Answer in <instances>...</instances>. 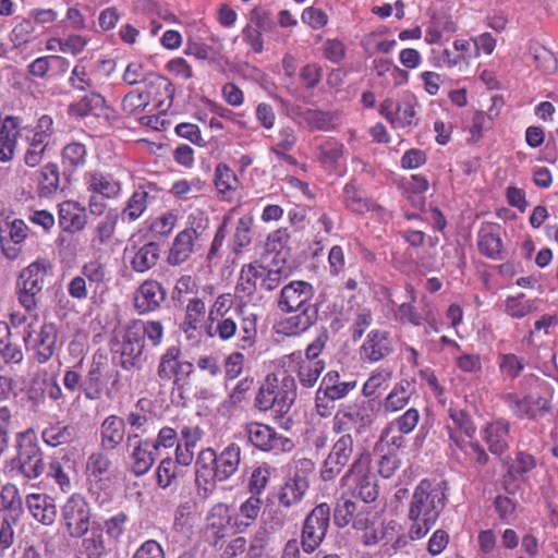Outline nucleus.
I'll list each match as a JSON object with an SVG mask.
<instances>
[{"label":"nucleus","instance_id":"nucleus-38","mask_svg":"<svg viewBox=\"0 0 558 558\" xmlns=\"http://www.w3.org/2000/svg\"><path fill=\"white\" fill-rule=\"evenodd\" d=\"M275 381L277 378L267 375L264 383L259 386L254 399V407L260 412H267L271 409L276 410Z\"/></svg>","mask_w":558,"mask_h":558},{"label":"nucleus","instance_id":"nucleus-62","mask_svg":"<svg viewBox=\"0 0 558 558\" xmlns=\"http://www.w3.org/2000/svg\"><path fill=\"white\" fill-rule=\"evenodd\" d=\"M177 462L171 458L161 460L157 468V483L160 487L167 488L177 477Z\"/></svg>","mask_w":558,"mask_h":558},{"label":"nucleus","instance_id":"nucleus-41","mask_svg":"<svg viewBox=\"0 0 558 558\" xmlns=\"http://www.w3.org/2000/svg\"><path fill=\"white\" fill-rule=\"evenodd\" d=\"M417 100L414 96H410L396 107V117L393 126L408 128L417 124L416 108Z\"/></svg>","mask_w":558,"mask_h":558},{"label":"nucleus","instance_id":"nucleus-52","mask_svg":"<svg viewBox=\"0 0 558 558\" xmlns=\"http://www.w3.org/2000/svg\"><path fill=\"white\" fill-rule=\"evenodd\" d=\"M5 331V337L0 338V357L5 364H20L24 359L23 351L19 344L10 341L11 332L8 326Z\"/></svg>","mask_w":558,"mask_h":558},{"label":"nucleus","instance_id":"nucleus-5","mask_svg":"<svg viewBox=\"0 0 558 558\" xmlns=\"http://www.w3.org/2000/svg\"><path fill=\"white\" fill-rule=\"evenodd\" d=\"M84 184L89 194L88 210L99 217L107 209V201L117 198L122 191L121 182L111 173L90 170L84 174Z\"/></svg>","mask_w":558,"mask_h":558},{"label":"nucleus","instance_id":"nucleus-21","mask_svg":"<svg viewBox=\"0 0 558 558\" xmlns=\"http://www.w3.org/2000/svg\"><path fill=\"white\" fill-rule=\"evenodd\" d=\"M362 471H363V463H362V459L360 458L352 463L349 471L342 477L341 481L343 482V485H345L351 476L359 474L360 476L356 480L357 495L362 499L363 502H365V504L373 502L378 497V485H377L376 476L372 473L362 474Z\"/></svg>","mask_w":558,"mask_h":558},{"label":"nucleus","instance_id":"nucleus-1","mask_svg":"<svg viewBox=\"0 0 558 558\" xmlns=\"http://www.w3.org/2000/svg\"><path fill=\"white\" fill-rule=\"evenodd\" d=\"M315 291L311 283L303 280L286 284L277 301L283 313H298L282 318L276 324V331L284 336H298L311 328L318 318V307L312 303Z\"/></svg>","mask_w":558,"mask_h":558},{"label":"nucleus","instance_id":"nucleus-16","mask_svg":"<svg viewBox=\"0 0 558 558\" xmlns=\"http://www.w3.org/2000/svg\"><path fill=\"white\" fill-rule=\"evenodd\" d=\"M353 453V437L351 434L341 435L333 444L331 451L323 463L320 476L328 482L338 476L348 464Z\"/></svg>","mask_w":558,"mask_h":558},{"label":"nucleus","instance_id":"nucleus-37","mask_svg":"<svg viewBox=\"0 0 558 558\" xmlns=\"http://www.w3.org/2000/svg\"><path fill=\"white\" fill-rule=\"evenodd\" d=\"M150 198L148 191L144 189L135 191L122 210V219L129 222L137 220L145 213Z\"/></svg>","mask_w":558,"mask_h":558},{"label":"nucleus","instance_id":"nucleus-32","mask_svg":"<svg viewBox=\"0 0 558 558\" xmlns=\"http://www.w3.org/2000/svg\"><path fill=\"white\" fill-rule=\"evenodd\" d=\"M307 488L306 478L294 476L281 486L278 494L279 504L286 508H291L301 501Z\"/></svg>","mask_w":558,"mask_h":558},{"label":"nucleus","instance_id":"nucleus-34","mask_svg":"<svg viewBox=\"0 0 558 558\" xmlns=\"http://www.w3.org/2000/svg\"><path fill=\"white\" fill-rule=\"evenodd\" d=\"M303 120L311 131L328 132L336 128L339 116L332 111L308 109L303 113Z\"/></svg>","mask_w":558,"mask_h":558},{"label":"nucleus","instance_id":"nucleus-35","mask_svg":"<svg viewBox=\"0 0 558 558\" xmlns=\"http://www.w3.org/2000/svg\"><path fill=\"white\" fill-rule=\"evenodd\" d=\"M477 246L480 252L490 259L500 260L504 258L501 239L489 228H483L478 232Z\"/></svg>","mask_w":558,"mask_h":558},{"label":"nucleus","instance_id":"nucleus-60","mask_svg":"<svg viewBox=\"0 0 558 558\" xmlns=\"http://www.w3.org/2000/svg\"><path fill=\"white\" fill-rule=\"evenodd\" d=\"M408 292L410 294L411 301L409 303L404 302L399 306L400 319L407 320L408 323L414 326H420L423 323V320L428 319V314L426 313L425 316L420 314L412 305V302L415 301L414 290L412 287H408Z\"/></svg>","mask_w":558,"mask_h":558},{"label":"nucleus","instance_id":"nucleus-19","mask_svg":"<svg viewBox=\"0 0 558 558\" xmlns=\"http://www.w3.org/2000/svg\"><path fill=\"white\" fill-rule=\"evenodd\" d=\"M138 437L137 433L129 434L126 445L128 447L133 446L131 452L132 471L136 476H142L151 469L158 452L151 448L150 439L136 440Z\"/></svg>","mask_w":558,"mask_h":558},{"label":"nucleus","instance_id":"nucleus-10","mask_svg":"<svg viewBox=\"0 0 558 558\" xmlns=\"http://www.w3.org/2000/svg\"><path fill=\"white\" fill-rule=\"evenodd\" d=\"M61 518L68 534L73 538L85 536L90 527V508L81 494L71 495L61 509Z\"/></svg>","mask_w":558,"mask_h":558},{"label":"nucleus","instance_id":"nucleus-50","mask_svg":"<svg viewBox=\"0 0 558 558\" xmlns=\"http://www.w3.org/2000/svg\"><path fill=\"white\" fill-rule=\"evenodd\" d=\"M142 84L145 87V89L142 93L147 95L148 99L151 96H158L160 89H163L168 97H172V84L161 75L147 73Z\"/></svg>","mask_w":558,"mask_h":558},{"label":"nucleus","instance_id":"nucleus-57","mask_svg":"<svg viewBox=\"0 0 558 558\" xmlns=\"http://www.w3.org/2000/svg\"><path fill=\"white\" fill-rule=\"evenodd\" d=\"M101 371L99 365H93L88 371L82 387L85 397L89 400H95L100 396V384H101Z\"/></svg>","mask_w":558,"mask_h":558},{"label":"nucleus","instance_id":"nucleus-28","mask_svg":"<svg viewBox=\"0 0 558 558\" xmlns=\"http://www.w3.org/2000/svg\"><path fill=\"white\" fill-rule=\"evenodd\" d=\"M355 387V380H342L338 372L331 371L323 377L318 390L333 402L347 397Z\"/></svg>","mask_w":558,"mask_h":558},{"label":"nucleus","instance_id":"nucleus-53","mask_svg":"<svg viewBox=\"0 0 558 558\" xmlns=\"http://www.w3.org/2000/svg\"><path fill=\"white\" fill-rule=\"evenodd\" d=\"M232 304L233 301L231 294L225 293L217 296L216 301L210 306L208 313V322L210 324L207 327V333L210 337L214 336V333L211 332L213 324L218 319L226 318L225 315L230 311Z\"/></svg>","mask_w":558,"mask_h":558},{"label":"nucleus","instance_id":"nucleus-59","mask_svg":"<svg viewBox=\"0 0 558 558\" xmlns=\"http://www.w3.org/2000/svg\"><path fill=\"white\" fill-rule=\"evenodd\" d=\"M256 316L244 317L240 327L239 347L243 350L252 348L256 342Z\"/></svg>","mask_w":558,"mask_h":558},{"label":"nucleus","instance_id":"nucleus-48","mask_svg":"<svg viewBox=\"0 0 558 558\" xmlns=\"http://www.w3.org/2000/svg\"><path fill=\"white\" fill-rule=\"evenodd\" d=\"M262 501L256 496H251L240 507L236 514V524L239 526H250L257 518L260 511Z\"/></svg>","mask_w":558,"mask_h":558},{"label":"nucleus","instance_id":"nucleus-54","mask_svg":"<svg viewBox=\"0 0 558 558\" xmlns=\"http://www.w3.org/2000/svg\"><path fill=\"white\" fill-rule=\"evenodd\" d=\"M318 158L326 166H333L343 155V144L329 138L318 147Z\"/></svg>","mask_w":558,"mask_h":558},{"label":"nucleus","instance_id":"nucleus-15","mask_svg":"<svg viewBox=\"0 0 558 558\" xmlns=\"http://www.w3.org/2000/svg\"><path fill=\"white\" fill-rule=\"evenodd\" d=\"M395 350V341L387 330L372 329L359 348L362 362L375 364L386 360Z\"/></svg>","mask_w":558,"mask_h":558},{"label":"nucleus","instance_id":"nucleus-29","mask_svg":"<svg viewBox=\"0 0 558 558\" xmlns=\"http://www.w3.org/2000/svg\"><path fill=\"white\" fill-rule=\"evenodd\" d=\"M26 507L38 522L50 525L57 517L53 500L45 494H29L26 497Z\"/></svg>","mask_w":558,"mask_h":558},{"label":"nucleus","instance_id":"nucleus-45","mask_svg":"<svg viewBox=\"0 0 558 558\" xmlns=\"http://www.w3.org/2000/svg\"><path fill=\"white\" fill-rule=\"evenodd\" d=\"M87 150L84 144L73 142L64 146L62 162L65 168L76 170L86 163Z\"/></svg>","mask_w":558,"mask_h":558},{"label":"nucleus","instance_id":"nucleus-18","mask_svg":"<svg viewBox=\"0 0 558 558\" xmlns=\"http://www.w3.org/2000/svg\"><path fill=\"white\" fill-rule=\"evenodd\" d=\"M167 291L157 280H145L134 294V308L143 315L158 310L165 302Z\"/></svg>","mask_w":558,"mask_h":558},{"label":"nucleus","instance_id":"nucleus-43","mask_svg":"<svg viewBox=\"0 0 558 558\" xmlns=\"http://www.w3.org/2000/svg\"><path fill=\"white\" fill-rule=\"evenodd\" d=\"M105 549L102 531L92 527L89 535L83 538L78 553L82 558H99Z\"/></svg>","mask_w":558,"mask_h":558},{"label":"nucleus","instance_id":"nucleus-47","mask_svg":"<svg viewBox=\"0 0 558 558\" xmlns=\"http://www.w3.org/2000/svg\"><path fill=\"white\" fill-rule=\"evenodd\" d=\"M356 511L357 506L352 499L340 497L333 510L335 524L339 527L347 526L353 520Z\"/></svg>","mask_w":558,"mask_h":558},{"label":"nucleus","instance_id":"nucleus-61","mask_svg":"<svg viewBox=\"0 0 558 558\" xmlns=\"http://www.w3.org/2000/svg\"><path fill=\"white\" fill-rule=\"evenodd\" d=\"M418 421V411L415 408H410L401 416L392 421L389 425L395 427L400 434H410L417 426Z\"/></svg>","mask_w":558,"mask_h":558},{"label":"nucleus","instance_id":"nucleus-42","mask_svg":"<svg viewBox=\"0 0 558 558\" xmlns=\"http://www.w3.org/2000/svg\"><path fill=\"white\" fill-rule=\"evenodd\" d=\"M111 461L104 451L93 452L86 461V475L89 481H101L110 470Z\"/></svg>","mask_w":558,"mask_h":558},{"label":"nucleus","instance_id":"nucleus-27","mask_svg":"<svg viewBox=\"0 0 558 558\" xmlns=\"http://www.w3.org/2000/svg\"><path fill=\"white\" fill-rule=\"evenodd\" d=\"M415 391V381L401 379L383 401L385 414H391L405 408Z\"/></svg>","mask_w":558,"mask_h":558},{"label":"nucleus","instance_id":"nucleus-31","mask_svg":"<svg viewBox=\"0 0 558 558\" xmlns=\"http://www.w3.org/2000/svg\"><path fill=\"white\" fill-rule=\"evenodd\" d=\"M77 436L75 426L71 424L62 425L60 423L50 425L41 432L43 441L52 447H59L62 445H69Z\"/></svg>","mask_w":558,"mask_h":558},{"label":"nucleus","instance_id":"nucleus-7","mask_svg":"<svg viewBox=\"0 0 558 558\" xmlns=\"http://www.w3.org/2000/svg\"><path fill=\"white\" fill-rule=\"evenodd\" d=\"M374 421V405L363 401L340 408L333 415L331 429L335 434H350L354 430L361 435Z\"/></svg>","mask_w":558,"mask_h":558},{"label":"nucleus","instance_id":"nucleus-3","mask_svg":"<svg viewBox=\"0 0 558 558\" xmlns=\"http://www.w3.org/2000/svg\"><path fill=\"white\" fill-rule=\"evenodd\" d=\"M446 495L441 487L423 480L416 486L409 508V538H423L436 524L445 508Z\"/></svg>","mask_w":558,"mask_h":558},{"label":"nucleus","instance_id":"nucleus-40","mask_svg":"<svg viewBox=\"0 0 558 558\" xmlns=\"http://www.w3.org/2000/svg\"><path fill=\"white\" fill-rule=\"evenodd\" d=\"M529 50L538 70L546 74H551L557 70L558 61L549 49L538 43H533Z\"/></svg>","mask_w":558,"mask_h":558},{"label":"nucleus","instance_id":"nucleus-26","mask_svg":"<svg viewBox=\"0 0 558 558\" xmlns=\"http://www.w3.org/2000/svg\"><path fill=\"white\" fill-rule=\"evenodd\" d=\"M206 313V304L201 298H192L185 307V316L180 329L187 339L196 340L199 337L198 328Z\"/></svg>","mask_w":558,"mask_h":558},{"label":"nucleus","instance_id":"nucleus-6","mask_svg":"<svg viewBox=\"0 0 558 558\" xmlns=\"http://www.w3.org/2000/svg\"><path fill=\"white\" fill-rule=\"evenodd\" d=\"M144 340L140 324L133 323L114 330L111 341V351L120 356L123 369L140 368L143 362Z\"/></svg>","mask_w":558,"mask_h":558},{"label":"nucleus","instance_id":"nucleus-22","mask_svg":"<svg viewBox=\"0 0 558 558\" xmlns=\"http://www.w3.org/2000/svg\"><path fill=\"white\" fill-rule=\"evenodd\" d=\"M198 232L194 228H186L180 231L169 250L168 263L171 266H179L185 263L195 251Z\"/></svg>","mask_w":558,"mask_h":558},{"label":"nucleus","instance_id":"nucleus-8","mask_svg":"<svg viewBox=\"0 0 558 558\" xmlns=\"http://www.w3.org/2000/svg\"><path fill=\"white\" fill-rule=\"evenodd\" d=\"M535 381L541 393L535 395L531 392L522 399L514 396L508 397L511 410L520 418L535 420L550 411L553 387L538 378H535Z\"/></svg>","mask_w":558,"mask_h":558},{"label":"nucleus","instance_id":"nucleus-64","mask_svg":"<svg viewBox=\"0 0 558 558\" xmlns=\"http://www.w3.org/2000/svg\"><path fill=\"white\" fill-rule=\"evenodd\" d=\"M131 558H166L162 546L155 539L145 541Z\"/></svg>","mask_w":558,"mask_h":558},{"label":"nucleus","instance_id":"nucleus-46","mask_svg":"<svg viewBox=\"0 0 558 558\" xmlns=\"http://www.w3.org/2000/svg\"><path fill=\"white\" fill-rule=\"evenodd\" d=\"M252 226V216L245 215L238 220L233 235L234 253H241L244 247L251 244L253 238Z\"/></svg>","mask_w":558,"mask_h":558},{"label":"nucleus","instance_id":"nucleus-12","mask_svg":"<svg viewBox=\"0 0 558 558\" xmlns=\"http://www.w3.org/2000/svg\"><path fill=\"white\" fill-rule=\"evenodd\" d=\"M330 511V506L322 502L306 517L301 542L305 553H314L323 543L329 527Z\"/></svg>","mask_w":558,"mask_h":558},{"label":"nucleus","instance_id":"nucleus-20","mask_svg":"<svg viewBox=\"0 0 558 558\" xmlns=\"http://www.w3.org/2000/svg\"><path fill=\"white\" fill-rule=\"evenodd\" d=\"M58 220L60 228L68 233H77L87 225L86 208L78 202L68 201L59 205Z\"/></svg>","mask_w":558,"mask_h":558},{"label":"nucleus","instance_id":"nucleus-56","mask_svg":"<svg viewBox=\"0 0 558 558\" xmlns=\"http://www.w3.org/2000/svg\"><path fill=\"white\" fill-rule=\"evenodd\" d=\"M71 472V465L63 466L60 461L54 460L49 465L48 476L56 481L63 493H69L72 489Z\"/></svg>","mask_w":558,"mask_h":558},{"label":"nucleus","instance_id":"nucleus-49","mask_svg":"<svg viewBox=\"0 0 558 558\" xmlns=\"http://www.w3.org/2000/svg\"><path fill=\"white\" fill-rule=\"evenodd\" d=\"M373 324V313L371 308L359 306L354 312L351 324V337L353 341L360 340L366 329Z\"/></svg>","mask_w":558,"mask_h":558},{"label":"nucleus","instance_id":"nucleus-11","mask_svg":"<svg viewBox=\"0 0 558 558\" xmlns=\"http://www.w3.org/2000/svg\"><path fill=\"white\" fill-rule=\"evenodd\" d=\"M181 350L172 345L160 356L157 366V378L161 387L172 383L174 386L186 384L194 366L189 361H180Z\"/></svg>","mask_w":558,"mask_h":558},{"label":"nucleus","instance_id":"nucleus-4","mask_svg":"<svg viewBox=\"0 0 558 558\" xmlns=\"http://www.w3.org/2000/svg\"><path fill=\"white\" fill-rule=\"evenodd\" d=\"M51 269L49 260L39 258L21 270L15 293L20 305L27 312L37 310L39 296Z\"/></svg>","mask_w":558,"mask_h":558},{"label":"nucleus","instance_id":"nucleus-36","mask_svg":"<svg viewBox=\"0 0 558 558\" xmlns=\"http://www.w3.org/2000/svg\"><path fill=\"white\" fill-rule=\"evenodd\" d=\"M60 187V172L56 163L49 162L44 166L39 173L38 195L49 197L58 192Z\"/></svg>","mask_w":558,"mask_h":558},{"label":"nucleus","instance_id":"nucleus-9","mask_svg":"<svg viewBox=\"0 0 558 558\" xmlns=\"http://www.w3.org/2000/svg\"><path fill=\"white\" fill-rule=\"evenodd\" d=\"M58 327L54 323H44L38 330L28 324L23 333V341L34 354L35 360L44 364L54 354L58 342Z\"/></svg>","mask_w":558,"mask_h":558},{"label":"nucleus","instance_id":"nucleus-39","mask_svg":"<svg viewBox=\"0 0 558 558\" xmlns=\"http://www.w3.org/2000/svg\"><path fill=\"white\" fill-rule=\"evenodd\" d=\"M325 369L324 361L301 360L298 364V377L304 388H312Z\"/></svg>","mask_w":558,"mask_h":558},{"label":"nucleus","instance_id":"nucleus-13","mask_svg":"<svg viewBox=\"0 0 558 558\" xmlns=\"http://www.w3.org/2000/svg\"><path fill=\"white\" fill-rule=\"evenodd\" d=\"M16 461L19 469L27 478H37L45 471L43 452L31 432L16 434Z\"/></svg>","mask_w":558,"mask_h":558},{"label":"nucleus","instance_id":"nucleus-51","mask_svg":"<svg viewBox=\"0 0 558 558\" xmlns=\"http://www.w3.org/2000/svg\"><path fill=\"white\" fill-rule=\"evenodd\" d=\"M215 184L220 193H227L238 189L239 180L227 165L219 163L215 170Z\"/></svg>","mask_w":558,"mask_h":558},{"label":"nucleus","instance_id":"nucleus-17","mask_svg":"<svg viewBox=\"0 0 558 558\" xmlns=\"http://www.w3.org/2000/svg\"><path fill=\"white\" fill-rule=\"evenodd\" d=\"M52 133V118L47 114L41 116L37 121L33 136L28 138V148L24 155V161L28 167H36L41 162Z\"/></svg>","mask_w":558,"mask_h":558},{"label":"nucleus","instance_id":"nucleus-2","mask_svg":"<svg viewBox=\"0 0 558 558\" xmlns=\"http://www.w3.org/2000/svg\"><path fill=\"white\" fill-rule=\"evenodd\" d=\"M241 464V447L234 442L226 446L219 453L213 448L203 449L195 461V481L205 494L215 489L216 482L228 481Z\"/></svg>","mask_w":558,"mask_h":558},{"label":"nucleus","instance_id":"nucleus-58","mask_svg":"<svg viewBox=\"0 0 558 558\" xmlns=\"http://www.w3.org/2000/svg\"><path fill=\"white\" fill-rule=\"evenodd\" d=\"M149 102L147 95L135 89L128 93L122 99V110L128 114H136L145 110Z\"/></svg>","mask_w":558,"mask_h":558},{"label":"nucleus","instance_id":"nucleus-25","mask_svg":"<svg viewBox=\"0 0 558 558\" xmlns=\"http://www.w3.org/2000/svg\"><path fill=\"white\" fill-rule=\"evenodd\" d=\"M71 114L86 117L93 114L109 120L112 110L106 105L105 98L98 93H90L84 96L78 102L72 104L69 108Z\"/></svg>","mask_w":558,"mask_h":558},{"label":"nucleus","instance_id":"nucleus-44","mask_svg":"<svg viewBox=\"0 0 558 558\" xmlns=\"http://www.w3.org/2000/svg\"><path fill=\"white\" fill-rule=\"evenodd\" d=\"M119 215L116 210H110L105 218L99 221L95 228V236L92 240L93 245H106L114 235Z\"/></svg>","mask_w":558,"mask_h":558},{"label":"nucleus","instance_id":"nucleus-14","mask_svg":"<svg viewBox=\"0 0 558 558\" xmlns=\"http://www.w3.org/2000/svg\"><path fill=\"white\" fill-rule=\"evenodd\" d=\"M243 428L248 442L260 451L279 452L292 447L289 438L278 434L275 428L267 424L250 422Z\"/></svg>","mask_w":558,"mask_h":558},{"label":"nucleus","instance_id":"nucleus-24","mask_svg":"<svg viewBox=\"0 0 558 558\" xmlns=\"http://www.w3.org/2000/svg\"><path fill=\"white\" fill-rule=\"evenodd\" d=\"M509 423L506 421H494L483 432V439L489 451L495 456H501L509 448L511 437Z\"/></svg>","mask_w":558,"mask_h":558},{"label":"nucleus","instance_id":"nucleus-30","mask_svg":"<svg viewBox=\"0 0 558 558\" xmlns=\"http://www.w3.org/2000/svg\"><path fill=\"white\" fill-rule=\"evenodd\" d=\"M124 435V420L117 415H109L100 426L101 447L105 450L116 449L123 441Z\"/></svg>","mask_w":558,"mask_h":558},{"label":"nucleus","instance_id":"nucleus-55","mask_svg":"<svg viewBox=\"0 0 558 558\" xmlns=\"http://www.w3.org/2000/svg\"><path fill=\"white\" fill-rule=\"evenodd\" d=\"M343 197L347 208L356 214H363L369 209L367 199L356 190L353 183H348L343 190Z\"/></svg>","mask_w":558,"mask_h":558},{"label":"nucleus","instance_id":"nucleus-63","mask_svg":"<svg viewBox=\"0 0 558 558\" xmlns=\"http://www.w3.org/2000/svg\"><path fill=\"white\" fill-rule=\"evenodd\" d=\"M270 476V469L268 465L263 464L257 466L248 481V488L253 496L262 494L265 489Z\"/></svg>","mask_w":558,"mask_h":558},{"label":"nucleus","instance_id":"nucleus-33","mask_svg":"<svg viewBox=\"0 0 558 558\" xmlns=\"http://www.w3.org/2000/svg\"><path fill=\"white\" fill-rule=\"evenodd\" d=\"M276 412L287 413L296 398V384L292 376H283L281 381H275Z\"/></svg>","mask_w":558,"mask_h":558},{"label":"nucleus","instance_id":"nucleus-23","mask_svg":"<svg viewBox=\"0 0 558 558\" xmlns=\"http://www.w3.org/2000/svg\"><path fill=\"white\" fill-rule=\"evenodd\" d=\"M130 255V265L135 272L144 274L154 268L160 257V245L156 242H148L137 247H126Z\"/></svg>","mask_w":558,"mask_h":558}]
</instances>
